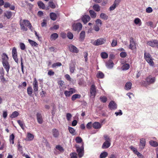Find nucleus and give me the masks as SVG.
Here are the masks:
<instances>
[{"mask_svg": "<svg viewBox=\"0 0 158 158\" xmlns=\"http://www.w3.org/2000/svg\"><path fill=\"white\" fill-rule=\"evenodd\" d=\"M20 24L21 27V29L23 31H26L27 28L25 27V26L27 27L31 31L32 26L30 22L28 20H21L20 21Z\"/></svg>", "mask_w": 158, "mask_h": 158, "instance_id": "nucleus-1", "label": "nucleus"}, {"mask_svg": "<svg viewBox=\"0 0 158 158\" xmlns=\"http://www.w3.org/2000/svg\"><path fill=\"white\" fill-rule=\"evenodd\" d=\"M155 78L149 76L147 77L146 81H142V83L144 86H146L148 85L153 83L155 81Z\"/></svg>", "mask_w": 158, "mask_h": 158, "instance_id": "nucleus-2", "label": "nucleus"}, {"mask_svg": "<svg viewBox=\"0 0 158 158\" xmlns=\"http://www.w3.org/2000/svg\"><path fill=\"white\" fill-rule=\"evenodd\" d=\"M97 88L94 84H93L90 88L89 92L90 97L92 98H94L97 93Z\"/></svg>", "mask_w": 158, "mask_h": 158, "instance_id": "nucleus-3", "label": "nucleus"}, {"mask_svg": "<svg viewBox=\"0 0 158 158\" xmlns=\"http://www.w3.org/2000/svg\"><path fill=\"white\" fill-rule=\"evenodd\" d=\"M144 58L146 61L150 65L153 66L154 65V62L152 60V57L149 53L145 52L144 53Z\"/></svg>", "mask_w": 158, "mask_h": 158, "instance_id": "nucleus-4", "label": "nucleus"}, {"mask_svg": "<svg viewBox=\"0 0 158 158\" xmlns=\"http://www.w3.org/2000/svg\"><path fill=\"white\" fill-rule=\"evenodd\" d=\"M76 148L79 156L80 157H82L84 155V147L83 144H82L81 147H79L78 145H76Z\"/></svg>", "mask_w": 158, "mask_h": 158, "instance_id": "nucleus-5", "label": "nucleus"}, {"mask_svg": "<svg viewBox=\"0 0 158 158\" xmlns=\"http://www.w3.org/2000/svg\"><path fill=\"white\" fill-rule=\"evenodd\" d=\"M73 29L75 31H80L82 28V25L80 23H74L72 25Z\"/></svg>", "mask_w": 158, "mask_h": 158, "instance_id": "nucleus-6", "label": "nucleus"}, {"mask_svg": "<svg viewBox=\"0 0 158 158\" xmlns=\"http://www.w3.org/2000/svg\"><path fill=\"white\" fill-rule=\"evenodd\" d=\"M147 44L152 47H156L158 48V40H152L148 41Z\"/></svg>", "mask_w": 158, "mask_h": 158, "instance_id": "nucleus-7", "label": "nucleus"}, {"mask_svg": "<svg viewBox=\"0 0 158 158\" xmlns=\"http://www.w3.org/2000/svg\"><path fill=\"white\" fill-rule=\"evenodd\" d=\"M129 48L132 50H135L136 49L135 42L132 38H130Z\"/></svg>", "mask_w": 158, "mask_h": 158, "instance_id": "nucleus-8", "label": "nucleus"}, {"mask_svg": "<svg viewBox=\"0 0 158 158\" xmlns=\"http://www.w3.org/2000/svg\"><path fill=\"white\" fill-rule=\"evenodd\" d=\"M106 42L105 39L100 38L96 40L94 42V44L95 45H99L104 44Z\"/></svg>", "mask_w": 158, "mask_h": 158, "instance_id": "nucleus-9", "label": "nucleus"}, {"mask_svg": "<svg viewBox=\"0 0 158 158\" xmlns=\"http://www.w3.org/2000/svg\"><path fill=\"white\" fill-rule=\"evenodd\" d=\"M68 47L69 51L71 52L75 53L78 52V50L75 46L72 44H70L69 45Z\"/></svg>", "mask_w": 158, "mask_h": 158, "instance_id": "nucleus-10", "label": "nucleus"}, {"mask_svg": "<svg viewBox=\"0 0 158 158\" xmlns=\"http://www.w3.org/2000/svg\"><path fill=\"white\" fill-rule=\"evenodd\" d=\"M90 19V16L87 15H83L81 18V20L84 24H86Z\"/></svg>", "mask_w": 158, "mask_h": 158, "instance_id": "nucleus-11", "label": "nucleus"}, {"mask_svg": "<svg viewBox=\"0 0 158 158\" xmlns=\"http://www.w3.org/2000/svg\"><path fill=\"white\" fill-rule=\"evenodd\" d=\"M108 106L111 110H114L117 108V105L114 102L111 101L110 102Z\"/></svg>", "mask_w": 158, "mask_h": 158, "instance_id": "nucleus-12", "label": "nucleus"}, {"mask_svg": "<svg viewBox=\"0 0 158 158\" xmlns=\"http://www.w3.org/2000/svg\"><path fill=\"white\" fill-rule=\"evenodd\" d=\"M2 64L4 68L6 69L7 72L8 73L10 69V65L8 62L6 60L3 61Z\"/></svg>", "mask_w": 158, "mask_h": 158, "instance_id": "nucleus-13", "label": "nucleus"}, {"mask_svg": "<svg viewBox=\"0 0 158 158\" xmlns=\"http://www.w3.org/2000/svg\"><path fill=\"white\" fill-rule=\"evenodd\" d=\"M33 88L34 91H37L38 90V83L35 78L33 82Z\"/></svg>", "mask_w": 158, "mask_h": 158, "instance_id": "nucleus-14", "label": "nucleus"}, {"mask_svg": "<svg viewBox=\"0 0 158 158\" xmlns=\"http://www.w3.org/2000/svg\"><path fill=\"white\" fill-rule=\"evenodd\" d=\"M145 140L144 139H140V141L139 146L141 149H143L145 145Z\"/></svg>", "mask_w": 158, "mask_h": 158, "instance_id": "nucleus-15", "label": "nucleus"}, {"mask_svg": "<svg viewBox=\"0 0 158 158\" xmlns=\"http://www.w3.org/2000/svg\"><path fill=\"white\" fill-rule=\"evenodd\" d=\"M113 65L114 63L111 60H109L106 63V66L108 68H113Z\"/></svg>", "mask_w": 158, "mask_h": 158, "instance_id": "nucleus-16", "label": "nucleus"}, {"mask_svg": "<svg viewBox=\"0 0 158 158\" xmlns=\"http://www.w3.org/2000/svg\"><path fill=\"white\" fill-rule=\"evenodd\" d=\"M102 125L98 122H95L93 124V127L95 129H100L101 128Z\"/></svg>", "mask_w": 158, "mask_h": 158, "instance_id": "nucleus-17", "label": "nucleus"}, {"mask_svg": "<svg viewBox=\"0 0 158 158\" xmlns=\"http://www.w3.org/2000/svg\"><path fill=\"white\" fill-rule=\"evenodd\" d=\"M110 145V142L105 141L103 144L102 148L103 149L107 148Z\"/></svg>", "mask_w": 158, "mask_h": 158, "instance_id": "nucleus-18", "label": "nucleus"}, {"mask_svg": "<svg viewBox=\"0 0 158 158\" xmlns=\"http://www.w3.org/2000/svg\"><path fill=\"white\" fill-rule=\"evenodd\" d=\"M100 17L101 19L104 20H107L109 18L108 15L103 13H102L100 14Z\"/></svg>", "mask_w": 158, "mask_h": 158, "instance_id": "nucleus-19", "label": "nucleus"}, {"mask_svg": "<svg viewBox=\"0 0 158 158\" xmlns=\"http://www.w3.org/2000/svg\"><path fill=\"white\" fill-rule=\"evenodd\" d=\"M93 8L95 11L99 12L100 11L101 7L97 4H95L93 6Z\"/></svg>", "mask_w": 158, "mask_h": 158, "instance_id": "nucleus-20", "label": "nucleus"}, {"mask_svg": "<svg viewBox=\"0 0 158 158\" xmlns=\"http://www.w3.org/2000/svg\"><path fill=\"white\" fill-rule=\"evenodd\" d=\"M52 135L55 138H57L59 135L58 131L56 129H54L52 130Z\"/></svg>", "mask_w": 158, "mask_h": 158, "instance_id": "nucleus-21", "label": "nucleus"}, {"mask_svg": "<svg viewBox=\"0 0 158 158\" xmlns=\"http://www.w3.org/2000/svg\"><path fill=\"white\" fill-rule=\"evenodd\" d=\"M37 118L38 123L40 124H41L43 122V119L41 114L40 113H37Z\"/></svg>", "mask_w": 158, "mask_h": 158, "instance_id": "nucleus-22", "label": "nucleus"}, {"mask_svg": "<svg viewBox=\"0 0 158 158\" xmlns=\"http://www.w3.org/2000/svg\"><path fill=\"white\" fill-rule=\"evenodd\" d=\"M27 141H31L34 138V136L32 134L30 133H27Z\"/></svg>", "mask_w": 158, "mask_h": 158, "instance_id": "nucleus-23", "label": "nucleus"}, {"mask_svg": "<svg viewBox=\"0 0 158 158\" xmlns=\"http://www.w3.org/2000/svg\"><path fill=\"white\" fill-rule=\"evenodd\" d=\"M58 37V35L56 33H54L51 35L50 40H55Z\"/></svg>", "mask_w": 158, "mask_h": 158, "instance_id": "nucleus-24", "label": "nucleus"}, {"mask_svg": "<svg viewBox=\"0 0 158 158\" xmlns=\"http://www.w3.org/2000/svg\"><path fill=\"white\" fill-rule=\"evenodd\" d=\"M50 16L51 19L53 21L55 20L57 18V16L56 14L53 12L50 13Z\"/></svg>", "mask_w": 158, "mask_h": 158, "instance_id": "nucleus-25", "label": "nucleus"}, {"mask_svg": "<svg viewBox=\"0 0 158 158\" xmlns=\"http://www.w3.org/2000/svg\"><path fill=\"white\" fill-rule=\"evenodd\" d=\"M89 12L92 18H95L96 17L97 14L93 10H90L89 11Z\"/></svg>", "mask_w": 158, "mask_h": 158, "instance_id": "nucleus-26", "label": "nucleus"}, {"mask_svg": "<svg viewBox=\"0 0 158 158\" xmlns=\"http://www.w3.org/2000/svg\"><path fill=\"white\" fill-rule=\"evenodd\" d=\"M135 23L136 25L140 26L141 25V20L139 18H136L134 20Z\"/></svg>", "mask_w": 158, "mask_h": 158, "instance_id": "nucleus-27", "label": "nucleus"}, {"mask_svg": "<svg viewBox=\"0 0 158 158\" xmlns=\"http://www.w3.org/2000/svg\"><path fill=\"white\" fill-rule=\"evenodd\" d=\"M150 145L154 147H156L158 146V143L154 141L151 140L149 142Z\"/></svg>", "mask_w": 158, "mask_h": 158, "instance_id": "nucleus-28", "label": "nucleus"}, {"mask_svg": "<svg viewBox=\"0 0 158 158\" xmlns=\"http://www.w3.org/2000/svg\"><path fill=\"white\" fill-rule=\"evenodd\" d=\"M4 15L8 19H10L12 16V13L11 12L9 11H6L4 13Z\"/></svg>", "mask_w": 158, "mask_h": 158, "instance_id": "nucleus-29", "label": "nucleus"}, {"mask_svg": "<svg viewBox=\"0 0 158 158\" xmlns=\"http://www.w3.org/2000/svg\"><path fill=\"white\" fill-rule=\"evenodd\" d=\"M81 95L79 94H76L73 95L71 99L72 101H74L77 98H80Z\"/></svg>", "mask_w": 158, "mask_h": 158, "instance_id": "nucleus-30", "label": "nucleus"}, {"mask_svg": "<svg viewBox=\"0 0 158 158\" xmlns=\"http://www.w3.org/2000/svg\"><path fill=\"white\" fill-rule=\"evenodd\" d=\"M132 84L130 82H127L125 85V89L127 90L130 89L131 87Z\"/></svg>", "mask_w": 158, "mask_h": 158, "instance_id": "nucleus-31", "label": "nucleus"}, {"mask_svg": "<svg viewBox=\"0 0 158 158\" xmlns=\"http://www.w3.org/2000/svg\"><path fill=\"white\" fill-rule=\"evenodd\" d=\"M48 5L50 8L52 9H54L56 7V5H57V4H55L52 1H50L48 2Z\"/></svg>", "mask_w": 158, "mask_h": 158, "instance_id": "nucleus-32", "label": "nucleus"}, {"mask_svg": "<svg viewBox=\"0 0 158 158\" xmlns=\"http://www.w3.org/2000/svg\"><path fill=\"white\" fill-rule=\"evenodd\" d=\"M19 115V113L16 111H15L12 113L10 117L11 118H13L17 117Z\"/></svg>", "mask_w": 158, "mask_h": 158, "instance_id": "nucleus-33", "label": "nucleus"}, {"mask_svg": "<svg viewBox=\"0 0 158 158\" xmlns=\"http://www.w3.org/2000/svg\"><path fill=\"white\" fill-rule=\"evenodd\" d=\"M130 68V65L128 64H125L122 67V69L123 70H127Z\"/></svg>", "mask_w": 158, "mask_h": 158, "instance_id": "nucleus-34", "label": "nucleus"}, {"mask_svg": "<svg viewBox=\"0 0 158 158\" xmlns=\"http://www.w3.org/2000/svg\"><path fill=\"white\" fill-rule=\"evenodd\" d=\"M69 132L73 135H74L76 134L75 130L72 127H69L68 128Z\"/></svg>", "mask_w": 158, "mask_h": 158, "instance_id": "nucleus-35", "label": "nucleus"}, {"mask_svg": "<svg viewBox=\"0 0 158 158\" xmlns=\"http://www.w3.org/2000/svg\"><path fill=\"white\" fill-rule=\"evenodd\" d=\"M37 4H38L39 7L40 8H41L43 9H44L45 8V5L44 4V3L42 2L39 1L37 2Z\"/></svg>", "mask_w": 158, "mask_h": 158, "instance_id": "nucleus-36", "label": "nucleus"}, {"mask_svg": "<svg viewBox=\"0 0 158 158\" xmlns=\"http://www.w3.org/2000/svg\"><path fill=\"white\" fill-rule=\"evenodd\" d=\"M85 36V32L84 31H82L80 35V38L82 40H83Z\"/></svg>", "mask_w": 158, "mask_h": 158, "instance_id": "nucleus-37", "label": "nucleus"}, {"mask_svg": "<svg viewBox=\"0 0 158 158\" xmlns=\"http://www.w3.org/2000/svg\"><path fill=\"white\" fill-rule=\"evenodd\" d=\"M108 156V153L106 152L102 153L100 156V158H105Z\"/></svg>", "mask_w": 158, "mask_h": 158, "instance_id": "nucleus-38", "label": "nucleus"}, {"mask_svg": "<svg viewBox=\"0 0 158 158\" xmlns=\"http://www.w3.org/2000/svg\"><path fill=\"white\" fill-rule=\"evenodd\" d=\"M27 93L29 95L31 96V95L32 94V91H33V89H32V88L30 86L29 87L27 88Z\"/></svg>", "mask_w": 158, "mask_h": 158, "instance_id": "nucleus-39", "label": "nucleus"}, {"mask_svg": "<svg viewBox=\"0 0 158 158\" xmlns=\"http://www.w3.org/2000/svg\"><path fill=\"white\" fill-rule=\"evenodd\" d=\"M147 25L148 26H150L151 27L154 28L156 27V26L154 25L152 21H149L146 22Z\"/></svg>", "mask_w": 158, "mask_h": 158, "instance_id": "nucleus-40", "label": "nucleus"}, {"mask_svg": "<svg viewBox=\"0 0 158 158\" xmlns=\"http://www.w3.org/2000/svg\"><path fill=\"white\" fill-rule=\"evenodd\" d=\"M118 5L115 3L114 2V3L112 5V6L110 7L109 8V10L110 11H112L114 10L115 8L116 7V6H118Z\"/></svg>", "mask_w": 158, "mask_h": 158, "instance_id": "nucleus-41", "label": "nucleus"}, {"mask_svg": "<svg viewBox=\"0 0 158 158\" xmlns=\"http://www.w3.org/2000/svg\"><path fill=\"white\" fill-rule=\"evenodd\" d=\"M15 136L13 134H12L10 136V143L13 144L14 143V139Z\"/></svg>", "mask_w": 158, "mask_h": 158, "instance_id": "nucleus-42", "label": "nucleus"}, {"mask_svg": "<svg viewBox=\"0 0 158 158\" xmlns=\"http://www.w3.org/2000/svg\"><path fill=\"white\" fill-rule=\"evenodd\" d=\"M28 41L29 42L32 46H37L38 45V44L36 42L31 40L29 39Z\"/></svg>", "mask_w": 158, "mask_h": 158, "instance_id": "nucleus-43", "label": "nucleus"}, {"mask_svg": "<svg viewBox=\"0 0 158 158\" xmlns=\"http://www.w3.org/2000/svg\"><path fill=\"white\" fill-rule=\"evenodd\" d=\"M101 57L103 59H106L108 57V55L106 52H102L101 53Z\"/></svg>", "mask_w": 158, "mask_h": 158, "instance_id": "nucleus-44", "label": "nucleus"}, {"mask_svg": "<svg viewBox=\"0 0 158 158\" xmlns=\"http://www.w3.org/2000/svg\"><path fill=\"white\" fill-rule=\"evenodd\" d=\"M70 72L73 73H74L75 70V66L74 64H71L70 66Z\"/></svg>", "mask_w": 158, "mask_h": 158, "instance_id": "nucleus-45", "label": "nucleus"}, {"mask_svg": "<svg viewBox=\"0 0 158 158\" xmlns=\"http://www.w3.org/2000/svg\"><path fill=\"white\" fill-rule=\"evenodd\" d=\"M97 77L99 78H103L104 77V75L101 72H99L97 75Z\"/></svg>", "mask_w": 158, "mask_h": 158, "instance_id": "nucleus-46", "label": "nucleus"}, {"mask_svg": "<svg viewBox=\"0 0 158 158\" xmlns=\"http://www.w3.org/2000/svg\"><path fill=\"white\" fill-rule=\"evenodd\" d=\"M96 24L98 25L99 26H102V21L100 19H97L95 21Z\"/></svg>", "mask_w": 158, "mask_h": 158, "instance_id": "nucleus-47", "label": "nucleus"}, {"mask_svg": "<svg viewBox=\"0 0 158 158\" xmlns=\"http://www.w3.org/2000/svg\"><path fill=\"white\" fill-rule=\"evenodd\" d=\"M62 65L61 63L60 62H57L54 63L52 64V68H55L57 66H60Z\"/></svg>", "mask_w": 158, "mask_h": 158, "instance_id": "nucleus-48", "label": "nucleus"}, {"mask_svg": "<svg viewBox=\"0 0 158 158\" xmlns=\"http://www.w3.org/2000/svg\"><path fill=\"white\" fill-rule=\"evenodd\" d=\"M66 117L67 120L70 121L71 120V118L72 117V115L69 113H67L66 114Z\"/></svg>", "mask_w": 158, "mask_h": 158, "instance_id": "nucleus-49", "label": "nucleus"}, {"mask_svg": "<svg viewBox=\"0 0 158 158\" xmlns=\"http://www.w3.org/2000/svg\"><path fill=\"white\" fill-rule=\"evenodd\" d=\"M17 122H18V123L19 124V125L20 126V127H21V128L23 129H24V128L23 123L22 121H21L20 120H18Z\"/></svg>", "mask_w": 158, "mask_h": 158, "instance_id": "nucleus-50", "label": "nucleus"}, {"mask_svg": "<svg viewBox=\"0 0 158 158\" xmlns=\"http://www.w3.org/2000/svg\"><path fill=\"white\" fill-rule=\"evenodd\" d=\"M117 40L116 39H114L111 44V46L113 47L117 45Z\"/></svg>", "mask_w": 158, "mask_h": 158, "instance_id": "nucleus-51", "label": "nucleus"}, {"mask_svg": "<svg viewBox=\"0 0 158 158\" xmlns=\"http://www.w3.org/2000/svg\"><path fill=\"white\" fill-rule=\"evenodd\" d=\"M129 148L135 154L138 152L137 149L132 146L130 147Z\"/></svg>", "mask_w": 158, "mask_h": 158, "instance_id": "nucleus-52", "label": "nucleus"}, {"mask_svg": "<svg viewBox=\"0 0 158 158\" xmlns=\"http://www.w3.org/2000/svg\"><path fill=\"white\" fill-rule=\"evenodd\" d=\"M64 94L66 97H69L71 95H72L71 93L69 91H68L66 90L65 91Z\"/></svg>", "mask_w": 158, "mask_h": 158, "instance_id": "nucleus-53", "label": "nucleus"}, {"mask_svg": "<svg viewBox=\"0 0 158 158\" xmlns=\"http://www.w3.org/2000/svg\"><path fill=\"white\" fill-rule=\"evenodd\" d=\"M77 143H79L82 141V139L80 137H76L75 139Z\"/></svg>", "mask_w": 158, "mask_h": 158, "instance_id": "nucleus-54", "label": "nucleus"}, {"mask_svg": "<svg viewBox=\"0 0 158 158\" xmlns=\"http://www.w3.org/2000/svg\"><path fill=\"white\" fill-rule=\"evenodd\" d=\"M67 37L70 39H72L73 38V34L71 32H69L67 34Z\"/></svg>", "mask_w": 158, "mask_h": 158, "instance_id": "nucleus-55", "label": "nucleus"}, {"mask_svg": "<svg viewBox=\"0 0 158 158\" xmlns=\"http://www.w3.org/2000/svg\"><path fill=\"white\" fill-rule=\"evenodd\" d=\"M12 56L17 55L16 49L15 47L13 48L12 49Z\"/></svg>", "mask_w": 158, "mask_h": 158, "instance_id": "nucleus-56", "label": "nucleus"}, {"mask_svg": "<svg viewBox=\"0 0 158 158\" xmlns=\"http://www.w3.org/2000/svg\"><path fill=\"white\" fill-rule=\"evenodd\" d=\"M71 158H77V154L76 153L73 152L70 154Z\"/></svg>", "mask_w": 158, "mask_h": 158, "instance_id": "nucleus-57", "label": "nucleus"}, {"mask_svg": "<svg viewBox=\"0 0 158 158\" xmlns=\"http://www.w3.org/2000/svg\"><path fill=\"white\" fill-rule=\"evenodd\" d=\"M19 46L21 49L24 50L25 49V46L24 43H20Z\"/></svg>", "mask_w": 158, "mask_h": 158, "instance_id": "nucleus-58", "label": "nucleus"}, {"mask_svg": "<svg viewBox=\"0 0 158 158\" xmlns=\"http://www.w3.org/2000/svg\"><path fill=\"white\" fill-rule=\"evenodd\" d=\"M59 28V26L58 25H55L52 27H51L50 28V29L51 30H53L54 29L56 30Z\"/></svg>", "mask_w": 158, "mask_h": 158, "instance_id": "nucleus-59", "label": "nucleus"}, {"mask_svg": "<svg viewBox=\"0 0 158 158\" xmlns=\"http://www.w3.org/2000/svg\"><path fill=\"white\" fill-rule=\"evenodd\" d=\"M139 158H143V156L138 151L135 154Z\"/></svg>", "mask_w": 158, "mask_h": 158, "instance_id": "nucleus-60", "label": "nucleus"}, {"mask_svg": "<svg viewBox=\"0 0 158 158\" xmlns=\"http://www.w3.org/2000/svg\"><path fill=\"white\" fill-rule=\"evenodd\" d=\"M152 11V8L151 7H148L146 9V12L148 13H150Z\"/></svg>", "mask_w": 158, "mask_h": 158, "instance_id": "nucleus-61", "label": "nucleus"}, {"mask_svg": "<svg viewBox=\"0 0 158 158\" xmlns=\"http://www.w3.org/2000/svg\"><path fill=\"white\" fill-rule=\"evenodd\" d=\"M56 148L61 152L63 151V148L60 145H57L56 147Z\"/></svg>", "mask_w": 158, "mask_h": 158, "instance_id": "nucleus-62", "label": "nucleus"}, {"mask_svg": "<svg viewBox=\"0 0 158 158\" xmlns=\"http://www.w3.org/2000/svg\"><path fill=\"white\" fill-rule=\"evenodd\" d=\"M127 53L124 52H122L120 53V56L122 57H125L127 56Z\"/></svg>", "mask_w": 158, "mask_h": 158, "instance_id": "nucleus-63", "label": "nucleus"}, {"mask_svg": "<svg viewBox=\"0 0 158 158\" xmlns=\"http://www.w3.org/2000/svg\"><path fill=\"white\" fill-rule=\"evenodd\" d=\"M100 99L103 102H106L107 100V98L105 97H102Z\"/></svg>", "mask_w": 158, "mask_h": 158, "instance_id": "nucleus-64", "label": "nucleus"}]
</instances>
